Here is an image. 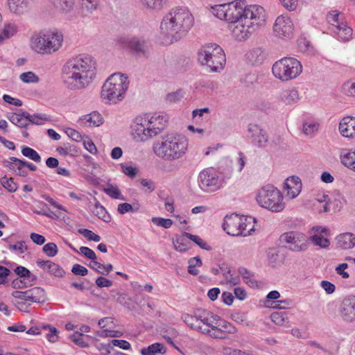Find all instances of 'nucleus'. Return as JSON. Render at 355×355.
Instances as JSON below:
<instances>
[{
    "mask_svg": "<svg viewBox=\"0 0 355 355\" xmlns=\"http://www.w3.org/2000/svg\"><path fill=\"white\" fill-rule=\"evenodd\" d=\"M96 61L89 55L79 54L69 59L63 66L64 84L71 90L87 87L95 77Z\"/></svg>",
    "mask_w": 355,
    "mask_h": 355,
    "instance_id": "obj_1",
    "label": "nucleus"
},
{
    "mask_svg": "<svg viewBox=\"0 0 355 355\" xmlns=\"http://www.w3.org/2000/svg\"><path fill=\"white\" fill-rule=\"evenodd\" d=\"M194 24L193 15L186 8L171 10L160 24V40L163 44L170 45L184 37Z\"/></svg>",
    "mask_w": 355,
    "mask_h": 355,
    "instance_id": "obj_2",
    "label": "nucleus"
},
{
    "mask_svg": "<svg viewBox=\"0 0 355 355\" xmlns=\"http://www.w3.org/2000/svg\"><path fill=\"white\" fill-rule=\"evenodd\" d=\"M188 139L182 135L169 132L153 145V153L160 159L173 162L183 158L188 150Z\"/></svg>",
    "mask_w": 355,
    "mask_h": 355,
    "instance_id": "obj_3",
    "label": "nucleus"
},
{
    "mask_svg": "<svg viewBox=\"0 0 355 355\" xmlns=\"http://www.w3.org/2000/svg\"><path fill=\"white\" fill-rule=\"evenodd\" d=\"M168 122V116L162 113L137 117L132 125L134 139L138 141H146L161 133L167 126Z\"/></svg>",
    "mask_w": 355,
    "mask_h": 355,
    "instance_id": "obj_4",
    "label": "nucleus"
},
{
    "mask_svg": "<svg viewBox=\"0 0 355 355\" xmlns=\"http://www.w3.org/2000/svg\"><path fill=\"white\" fill-rule=\"evenodd\" d=\"M265 21L266 12L262 9L255 13L247 12V15H244L243 18L230 24L229 27L233 37L238 41H245L263 26Z\"/></svg>",
    "mask_w": 355,
    "mask_h": 355,
    "instance_id": "obj_5",
    "label": "nucleus"
},
{
    "mask_svg": "<svg viewBox=\"0 0 355 355\" xmlns=\"http://www.w3.org/2000/svg\"><path fill=\"white\" fill-rule=\"evenodd\" d=\"M130 81L128 76L121 73L112 74L104 83L101 97L106 104H117L125 96Z\"/></svg>",
    "mask_w": 355,
    "mask_h": 355,
    "instance_id": "obj_6",
    "label": "nucleus"
},
{
    "mask_svg": "<svg viewBox=\"0 0 355 355\" xmlns=\"http://www.w3.org/2000/svg\"><path fill=\"white\" fill-rule=\"evenodd\" d=\"M213 14L218 18L230 21L231 24L235 22L247 15V12H257L264 9L258 5L246 6L245 0H235L234 1L215 5L212 8Z\"/></svg>",
    "mask_w": 355,
    "mask_h": 355,
    "instance_id": "obj_7",
    "label": "nucleus"
},
{
    "mask_svg": "<svg viewBox=\"0 0 355 355\" xmlns=\"http://www.w3.org/2000/svg\"><path fill=\"white\" fill-rule=\"evenodd\" d=\"M257 219L251 216L236 213L227 214L223 218V230L232 236H248L256 230Z\"/></svg>",
    "mask_w": 355,
    "mask_h": 355,
    "instance_id": "obj_8",
    "label": "nucleus"
},
{
    "mask_svg": "<svg viewBox=\"0 0 355 355\" xmlns=\"http://www.w3.org/2000/svg\"><path fill=\"white\" fill-rule=\"evenodd\" d=\"M198 59L201 64L207 66L213 72L223 69L226 62L223 49L216 44L203 46L198 53Z\"/></svg>",
    "mask_w": 355,
    "mask_h": 355,
    "instance_id": "obj_9",
    "label": "nucleus"
},
{
    "mask_svg": "<svg viewBox=\"0 0 355 355\" xmlns=\"http://www.w3.org/2000/svg\"><path fill=\"white\" fill-rule=\"evenodd\" d=\"M62 33L47 32L33 36L31 38V48L38 53L51 54L62 46Z\"/></svg>",
    "mask_w": 355,
    "mask_h": 355,
    "instance_id": "obj_10",
    "label": "nucleus"
},
{
    "mask_svg": "<svg viewBox=\"0 0 355 355\" xmlns=\"http://www.w3.org/2000/svg\"><path fill=\"white\" fill-rule=\"evenodd\" d=\"M274 76L282 81H288L297 77L302 71L300 61L292 57H285L276 61L272 67Z\"/></svg>",
    "mask_w": 355,
    "mask_h": 355,
    "instance_id": "obj_11",
    "label": "nucleus"
},
{
    "mask_svg": "<svg viewBox=\"0 0 355 355\" xmlns=\"http://www.w3.org/2000/svg\"><path fill=\"white\" fill-rule=\"evenodd\" d=\"M280 241L285 247L294 252H304L308 249L309 243L306 235L300 232L291 231L282 234Z\"/></svg>",
    "mask_w": 355,
    "mask_h": 355,
    "instance_id": "obj_12",
    "label": "nucleus"
},
{
    "mask_svg": "<svg viewBox=\"0 0 355 355\" xmlns=\"http://www.w3.org/2000/svg\"><path fill=\"white\" fill-rule=\"evenodd\" d=\"M198 182L205 191L214 192L220 188L223 180L214 168H207L200 173Z\"/></svg>",
    "mask_w": 355,
    "mask_h": 355,
    "instance_id": "obj_13",
    "label": "nucleus"
},
{
    "mask_svg": "<svg viewBox=\"0 0 355 355\" xmlns=\"http://www.w3.org/2000/svg\"><path fill=\"white\" fill-rule=\"evenodd\" d=\"M338 315L342 322L347 324L355 323V295L345 296L339 303Z\"/></svg>",
    "mask_w": 355,
    "mask_h": 355,
    "instance_id": "obj_14",
    "label": "nucleus"
},
{
    "mask_svg": "<svg viewBox=\"0 0 355 355\" xmlns=\"http://www.w3.org/2000/svg\"><path fill=\"white\" fill-rule=\"evenodd\" d=\"M310 236L308 242H312L315 245L322 248H327L330 245L329 240L327 238L330 235V231L328 228L316 225L310 230Z\"/></svg>",
    "mask_w": 355,
    "mask_h": 355,
    "instance_id": "obj_15",
    "label": "nucleus"
},
{
    "mask_svg": "<svg viewBox=\"0 0 355 355\" xmlns=\"http://www.w3.org/2000/svg\"><path fill=\"white\" fill-rule=\"evenodd\" d=\"M12 296L16 299L40 303L45 299V291L40 287H34L25 291H14Z\"/></svg>",
    "mask_w": 355,
    "mask_h": 355,
    "instance_id": "obj_16",
    "label": "nucleus"
},
{
    "mask_svg": "<svg viewBox=\"0 0 355 355\" xmlns=\"http://www.w3.org/2000/svg\"><path fill=\"white\" fill-rule=\"evenodd\" d=\"M273 30L279 38H290L293 35V24L286 16H279L274 24Z\"/></svg>",
    "mask_w": 355,
    "mask_h": 355,
    "instance_id": "obj_17",
    "label": "nucleus"
},
{
    "mask_svg": "<svg viewBox=\"0 0 355 355\" xmlns=\"http://www.w3.org/2000/svg\"><path fill=\"white\" fill-rule=\"evenodd\" d=\"M302 187L300 178L297 175H292L284 181L283 190L286 193V197L293 199L300 194Z\"/></svg>",
    "mask_w": 355,
    "mask_h": 355,
    "instance_id": "obj_18",
    "label": "nucleus"
},
{
    "mask_svg": "<svg viewBox=\"0 0 355 355\" xmlns=\"http://www.w3.org/2000/svg\"><path fill=\"white\" fill-rule=\"evenodd\" d=\"M249 136L252 139V142L258 147L263 148L268 141V137L266 131L259 125L250 123L248 127Z\"/></svg>",
    "mask_w": 355,
    "mask_h": 355,
    "instance_id": "obj_19",
    "label": "nucleus"
},
{
    "mask_svg": "<svg viewBox=\"0 0 355 355\" xmlns=\"http://www.w3.org/2000/svg\"><path fill=\"white\" fill-rule=\"evenodd\" d=\"M283 194L277 187L271 184L262 187L257 192L256 200H282Z\"/></svg>",
    "mask_w": 355,
    "mask_h": 355,
    "instance_id": "obj_20",
    "label": "nucleus"
},
{
    "mask_svg": "<svg viewBox=\"0 0 355 355\" xmlns=\"http://www.w3.org/2000/svg\"><path fill=\"white\" fill-rule=\"evenodd\" d=\"M342 207L341 201H314L313 210L318 214H333L339 211Z\"/></svg>",
    "mask_w": 355,
    "mask_h": 355,
    "instance_id": "obj_21",
    "label": "nucleus"
},
{
    "mask_svg": "<svg viewBox=\"0 0 355 355\" xmlns=\"http://www.w3.org/2000/svg\"><path fill=\"white\" fill-rule=\"evenodd\" d=\"M200 320L201 323L198 326V331L206 334L211 328L216 327L214 325L217 324L218 315L211 312L203 311L200 314Z\"/></svg>",
    "mask_w": 355,
    "mask_h": 355,
    "instance_id": "obj_22",
    "label": "nucleus"
},
{
    "mask_svg": "<svg viewBox=\"0 0 355 355\" xmlns=\"http://www.w3.org/2000/svg\"><path fill=\"white\" fill-rule=\"evenodd\" d=\"M103 122V117L96 111L83 115L80 117L78 120V123L80 125L87 127H98L101 125Z\"/></svg>",
    "mask_w": 355,
    "mask_h": 355,
    "instance_id": "obj_23",
    "label": "nucleus"
},
{
    "mask_svg": "<svg viewBox=\"0 0 355 355\" xmlns=\"http://www.w3.org/2000/svg\"><path fill=\"white\" fill-rule=\"evenodd\" d=\"M339 131L343 137H353L355 135V117L343 118L339 124Z\"/></svg>",
    "mask_w": 355,
    "mask_h": 355,
    "instance_id": "obj_24",
    "label": "nucleus"
},
{
    "mask_svg": "<svg viewBox=\"0 0 355 355\" xmlns=\"http://www.w3.org/2000/svg\"><path fill=\"white\" fill-rule=\"evenodd\" d=\"M36 264L44 271L56 277H62L64 275V270L59 265L52 262L50 260H37L36 261Z\"/></svg>",
    "mask_w": 355,
    "mask_h": 355,
    "instance_id": "obj_25",
    "label": "nucleus"
},
{
    "mask_svg": "<svg viewBox=\"0 0 355 355\" xmlns=\"http://www.w3.org/2000/svg\"><path fill=\"white\" fill-rule=\"evenodd\" d=\"M336 246L341 249H351L355 246V236L347 232L339 234L336 238Z\"/></svg>",
    "mask_w": 355,
    "mask_h": 355,
    "instance_id": "obj_26",
    "label": "nucleus"
},
{
    "mask_svg": "<svg viewBox=\"0 0 355 355\" xmlns=\"http://www.w3.org/2000/svg\"><path fill=\"white\" fill-rule=\"evenodd\" d=\"M8 3L11 12L21 15L28 10L31 0H8Z\"/></svg>",
    "mask_w": 355,
    "mask_h": 355,
    "instance_id": "obj_27",
    "label": "nucleus"
},
{
    "mask_svg": "<svg viewBox=\"0 0 355 355\" xmlns=\"http://www.w3.org/2000/svg\"><path fill=\"white\" fill-rule=\"evenodd\" d=\"M299 98V93L295 88L284 90L279 94V100L286 105L295 103Z\"/></svg>",
    "mask_w": 355,
    "mask_h": 355,
    "instance_id": "obj_28",
    "label": "nucleus"
},
{
    "mask_svg": "<svg viewBox=\"0 0 355 355\" xmlns=\"http://www.w3.org/2000/svg\"><path fill=\"white\" fill-rule=\"evenodd\" d=\"M246 59L252 65H259L265 60V53L261 48L253 49L247 53Z\"/></svg>",
    "mask_w": 355,
    "mask_h": 355,
    "instance_id": "obj_29",
    "label": "nucleus"
},
{
    "mask_svg": "<svg viewBox=\"0 0 355 355\" xmlns=\"http://www.w3.org/2000/svg\"><path fill=\"white\" fill-rule=\"evenodd\" d=\"M92 212L98 218L101 219L105 223H109L111 220V217L107 213L103 206H102L98 201L89 206Z\"/></svg>",
    "mask_w": 355,
    "mask_h": 355,
    "instance_id": "obj_30",
    "label": "nucleus"
},
{
    "mask_svg": "<svg viewBox=\"0 0 355 355\" xmlns=\"http://www.w3.org/2000/svg\"><path fill=\"white\" fill-rule=\"evenodd\" d=\"M166 352V347L160 343H155L147 347L141 349V355H157L164 354Z\"/></svg>",
    "mask_w": 355,
    "mask_h": 355,
    "instance_id": "obj_31",
    "label": "nucleus"
},
{
    "mask_svg": "<svg viewBox=\"0 0 355 355\" xmlns=\"http://www.w3.org/2000/svg\"><path fill=\"white\" fill-rule=\"evenodd\" d=\"M259 205L263 209L271 212H280L286 207L284 201H258Z\"/></svg>",
    "mask_w": 355,
    "mask_h": 355,
    "instance_id": "obj_32",
    "label": "nucleus"
},
{
    "mask_svg": "<svg viewBox=\"0 0 355 355\" xmlns=\"http://www.w3.org/2000/svg\"><path fill=\"white\" fill-rule=\"evenodd\" d=\"M270 318L271 321L276 325L286 328L291 327L288 317L286 313L274 312L270 315Z\"/></svg>",
    "mask_w": 355,
    "mask_h": 355,
    "instance_id": "obj_33",
    "label": "nucleus"
},
{
    "mask_svg": "<svg viewBox=\"0 0 355 355\" xmlns=\"http://www.w3.org/2000/svg\"><path fill=\"white\" fill-rule=\"evenodd\" d=\"M341 162L355 171V150H343L340 154Z\"/></svg>",
    "mask_w": 355,
    "mask_h": 355,
    "instance_id": "obj_34",
    "label": "nucleus"
},
{
    "mask_svg": "<svg viewBox=\"0 0 355 355\" xmlns=\"http://www.w3.org/2000/svg\"><path fill=\"white\" fill-rule=\"evenodd\" d=\"M336 34L344 42L349 41L352 36V29L344 24L336 25L334 31Z\"/></svg>",
    "mask_w": 355,
    "mask_h": 355,
    "instance_id": "obj_35",
    "label": "nucleus"
},
{
    "mask_svg": "<svg viewBox=\"0 0 355 355\" xmlns=\"http://www.w3.org/2000/svg\"><path fill=\"white\" fill-rule=\"evenodd\" d=\"M220 269L223 272V275L227 284H229L230 286H235L239 283V277L238 276H234L231 273L230 268L225 263L220 266Z\"/></svg>",
    "mask_w": 355,
    "mask_h": 355,
    "instance_id": "obj_36",
    "label": "nucleus"
},
{
    "mask_svg": "<svg viewBox=\"0 0 355 355\" xmlns=\"http://www.w3.org/2000/svg\"><path fill=\"white\" fill-rule=\"evenodd\" d=\"M218 327L221 329V331L224 333L225 337H227L228 334H234L236 333V328L230 322L221 319L219 316H218L217 324Z\"/></svg>",
    "mask_w": 355,
    "mask_h": 355,
    "instance_id": "obj_37",
    "label": "nucleus"
},
{
    "mask_svg": "<svg viewBox=\"0 0 355 355\" xmlns=\"http://www.w3.org/2000/svg\"><path fill=\"white\" fill-rule=\"evenodd\" d=\"M320 124L312 121H305L302 123V132L306 136H313L318 130Z\"/></svg>",
    "mask_w": 355,
    "mask_h": 355,
    "instance_id": "obj_38",
    "label": "nucleus"
},
{
    "mask_svg": "<svg viewBox=\"0 0 355 355\" xmlns=\"http://www.w3.org/2000/svg\"><path fill=\"white\" fill-rule=\"evenodd\" d=\"M128 46L138 53H145L146 50V42L138 38H132L129 40Z\"/></svg>",
    "mask_w": 355,
    "mask_h": 355,
    "instance_id": "obj_39",
    "label": "nucleus"
},
{
    "mask_svg": "<svg viewBox=\"0 0 355 355\" xmlns=\"http://www.w3.org/2000/svg\"><path fill=\"white\" fill-rule=\"evenodd\" d=\"M52 3L57 10L62 12L70 11L73 6V0H52Z\"/></svg>",
    "mask_w": 355,
    "mask_h": 355,
    "instance_id": "obj_40",
    "label": "nucleus"
},
{
    "mask_svg": "<svg viewBox=\"0 0 355 355\" xmlns=\"http://www.w3.org/2000/svg\"><path fill=\"white\" fill-rule=\"evenodd\" d=\"M141 4L146 9L150 10H160L166 0H141Z\"/></svg>",
    "mask_w": 355,
    "mask_h": 355,
    "instance_id": "obj_41",
    "label": "nucleus"
},
{
    "mask_svg": "<svg viewBox=\"0 0 355 355\" xmlns=\"http://www.w3.org/2000/svg\"><path fill=\"white\" fill-rule=\"evenodd\" d=\"M7 119L13 124L20 128H26L28 125L27 120L24 119L20 113H8Z\"/></svg>",
    "mask_w": 355,
    "mask_h": 355,
    "instance_id": "obj_42",
    "label": "nucleus"
},
{
    "mask_svg": "<svg viewBox=\"0 0 355 355\" xmlns=\"http://www.w3.org/2000/svg\"><path fill=\"white\" fill-rule=\"evenodd\" d=\"M89 266L93 270L103 275H108L110 272H111L113 269V266L112 264H107L105 266L96 261V260L94 261H91Z\"/></svg>",
    "mask_w": 355,
    "mask_h": 355,
    "instance_id": "obj_43",
    "label": "nucleus"
},
{
    "mask_svg": "<svg viewBox=\"0 0 355 355\" xmlns=\"http://www.w3.org/2000/svg\"><path fill=\"white\" fill-rule=\"evenodd\" d=\"M182 318L190 328L198 331V326L201 323L200 315L198 316H193L189 314H184Z\"/></svg>",
    "mask_w": 355,
    "mask_h": 355,
    "instance_id": "obj_44",
    "label": "nucleus"
},
{
    "mask_svg": "<svg viewBox=\"0 0 355 355\" xmlns=\"http://www.w3.org/2000/svg\"><path fill=\"white\" fill-rule=\"evenodd\" d=\"M202 263L199 257L191 258L189 260L188 272L192 275H197L199 273L198 268L202 266Z\"/></svg>",
    "mask_w": 355,
    "mask_h": 355,
    "instance_id": "obj_45",
    "label": "nucleus"
},
{
    "mask_svg": "<svg viewBox=\"0 0 355 355\" xmlns=\"http://www.w3.org/2000/svg\"><path fill=\"white\" fill-rule=\"evenodd\" d=\"M17 26L14 24L5 25L1 33H0V42L13 36L17 32Z\"/></svg>",
    "mask_w": 355,
    "mask_h": 355,
    "instance_id": "obj_46",
    "label": "nucleus"
},
{
    "mask_svg": "<svg viewBox=\"0 0 355 355\" xmlns=\"http://www.w3.org/2000/svg\"><path fill=\"white\" fill-rule=\"evenodd\" d=\"M187 237L183 236L177 238L173 241V245L175 249L180 252H185L189 248V243L187 241Z\"/></svg>",
    "mask_w": 355,
    "mask_h": 355,
    "instance_id": "obj_47",
    "label": "nucleus"
},
{
    "mask_svg": "<svg viewBox=\"0 0 355 355\" xmlns=\"http://www.w3.org/2000/svg\"><path fill=\"white\" fill-rule=\"evenodd\" d=\"M21 153L24 156L35 162L39 163L42 160L41 157L37 152L28 146H24L21 149Z\"/></svg>",
    "mask_w": 355,
    "mask_h": 355,
    "instance_id": "obj_48",
    "label": "nucleus"
},
{
    "mask_svg": "<svg viewBox=\"0 0 355 355\" xmlns=\"http://www.w3.org/2000/svg\"><path fill=\"white\" fill-rule=\"evenodd\" d=\"M3 164L10 170L14 171L18 175L25 177L28 174L24 167L21 166L20 165H15V163L12 161H3Z\"/></svg>",
    "mask_w": 355,
    "mask_h": 355,
    "instance_id": "obj_49",
    "label": "nucleus"
},
{
    "mask_svg": "<svg viewBox=\"0 0 355 355\" xmlns=\"http://www.w3.org/2000/svg\"><path fill=\"white\" fill-rule=\"evenodd\" d=\"M184 236L187 237V239H189L191 241H193L195 243H196L202 249H205L207 250H211V246H209L206 243V241H205L202 239L200 238L198 236L193 235L190 233H185Z\"/></svg>",
    "mask_w": 355,
    "mask_h": 355,
    "instance_id": "obj_50",
    "label": "nucleus"
},
{
    "mask_svg": "<svg viewBox=\"0 0 355 355\" xmlns=\"http://www.w3.org/2000/svg\"><path fill=\"white\" fill-rule=\"evenodd\" d=\"M151 222L155 225L164 227L165 229L170 228L173 225L172 220L161 217H153L151 218Z\"/></svg>",
    "mask_w": 355,
    "mask_h": 355,
    "instance_id": "obj_51",
    "label": "nucleus"
},
{
    "mask_svg": "<svg viewBox=\"0 0 355 355\" xmlns=\"http://www.w3.org/2000/svg\"><path fill=\"white\" fill-rule=\"evenodd\" d=\"M20 80L26 83H37L39 82L38 76L33 71L22 73L19 76Z\"/></svg>",
    "mask_w": 355,
    "mask_h": 355,
    "instance_id": "obj_52",
    "label": "nucleus"
},
{
    "mask_svg": "<svg viewBox=\"0 0 355 355\" xmlns=\"http://www.w3.org/2000/svg\"><path fill=\"white\" fill-rule=\"evenodd\" d=\"M138 205H130L127 202L121 203L118 205V211L121 214H125L128 212H136L139 209Z\"/></svg>",
    "mask_w": 355,
    "mask_h": 355,
    "instance_id": "obj_53",
    "label": "nucleus"
},
{
    "mask_svg": "<svg viewBox=\"0 0 355 355\" xmlns=\"http://www.w3.org/2000/svg\"><path fill=\"white\" fill-rule=\"evenodd\" d=\"M20 114H21V116L24 119H26L27 120V123H28L29 122V123H31L33 124L40 125L41 123L38 120L37 121H35V119H47L46 117L44 115H41V114L31 115L27 112H21V113H20Z\"/></svg>",
    "mask_w": 355,
    "mask_h": 355,
    "instance_id": "obj_54",
    "label": "nucleus"
},
{
    "mask_svg": "<svg viewBox=\"0 0 355 355\" xmlns=\"http://www.w3.org/2000/svg\"><path fill=\"white\" fill-rule=\"evenodd\" d=\"M20 114H21V116L24 119H26L27 120V123H28L29 122V123H31L33 124L40 125L41 123L38 120L37 121H35V119H47L46 117L44 115H41V114L31 115L27 112H21V113H20Z\"/></svg>",
    "mask_w": 355,
    "mask_h": 355,
    "instance_id": "obj_55",
    "label": "nucleus"
},
{
    "mask_svg": "<svg viewBox=\"0 0 355 355\" xmlns=\"http://www.w3.org/2000/svg\"><path fill=\"white\" fill-rule=\"evenodd\" d=\"M43 252L49 257H53L58 252V248L55 243H49L44 245Z\"/></svg>",
    "mask_w": 355,
    "mask_h": 355,
    "instance_id": "obj_56",
    "label": "nucleus"
},
{
    "mask_svg": "<svg viewBox=\"0 0 355 355\" xmlns=\"http://www.w3.org/2000/svg\"><path fill=\"white\" fill-rule=\"evenodd\" d=\"M121 170L127 176L133 178L136 177L138 173V168L136 166H132L126 164H121Z\"/></svg>",
    "mask_w": 355,
    "mask_h": 355,
    "instance_id": "obj_57",
    "label": "nucleus"
},
{
    "mask_svg": "<svg viewBox=\"0 0 355 355\" xmlns=\"http://www.w3.org/2000/svg\"><path fill=\"white\" fill-rule=\"evenodd\" d=\"M83 337L84 336L82 333L75 332L69 338L77 345L81 347H87L88 343L84 340Z\"/></svg>",
    "mask_w": 355,
    "mask_h": 355,
    "instance_id": "obj_58",
    "label": "nucleus"
},
{
    "mask_svg": "<svg viewBox=\"0 0 355 355\" xmlns=\"http://www.w3.org/2000/svg\"><path fill=\"white\" fill-rule=\"evenodd\" d=\"M78 232L86 237L89 241H93L94 242L101 241V236L89 230L80 229Z\"/></svg>",
    "mask_w": 355,
    "mask_h": 355,
    "instance_id": "obj_59",
    "label": "nucleus"
},
{
    "mask_svg": "<svg viewBox=\"0 0 355 355\" xmlns=\"http://www.w3.org/2000/svg\"><path fill=\"white\" fill-rule=\"evenodd\" d=\"M1 183L2 186L10 192L15 191L17 189V184L14 182L13 179L11 178H2Z\"/></svg>",
    "mask_w": 355,
    "mask_h": 355,
    "instance_id": "obj_60",
    "label": "nucleus"
},
{
    "mask_svg": "<svg viewBox=\"0 0 355 355\" xmlns=\"http://www.w3.org/2000/svg\"><path fill=\"white\" fill-rule=\"evenodd\" d=\"M13 302L16 308L22 312H28L31 306L30 301H26L24 300H19Z\"/></svg>",
    "mask_w": 355,
    "mask_h": 355,
    "instance_id": "obj_61",
    "label": "nucleus"
},
{
    "mask_svg": "<svg viewBox=\"0 0 355 355\" xmlns=\"http://www.w3.org/2000/svg\"><path fill=\"white\" fill-rule=\"evenodd\" d=\"M8 248L11 251H13L19 254L24 253L25 251L27 250V247L24 241H19L15 244H10L9 245Z\"/></svg>",
    "mask_w": 355,
    "mask_h": 355,
    "instance_id": "obj_62",
    "label": "nucleus"
},
{
    "mask_svg": "<svg viewBox=\"0 0 355 355\" xmlns=\"http://www.w3.org/2000/svg\"><path fill=\"white\" fill-rule=\"evenodd\" d=\"M82 1L87 11L90 13L97 10L99 6V0H82Z\"/></svg>",
    "mask_w": 355,
    "mask_h": 355,
    "instance_id": "obj_63",
    "label": "nucleus"
},
{
    "mask_svg": "<svg viewBox=\"0 0 355 355\" xmlns=\"http://www.w3.org/2000/svg\"><path fill=\"white\" fill-rule=\"evenodd\" d=\"M343 91L349 96H355V82L347 81L343 84Z\"/></svg>",
    "mask_w": 355,
    "mask_h": 355,
    "instance_id": "obj_64",
    "label": "nucleus"
}]
</instances>
